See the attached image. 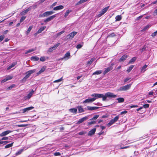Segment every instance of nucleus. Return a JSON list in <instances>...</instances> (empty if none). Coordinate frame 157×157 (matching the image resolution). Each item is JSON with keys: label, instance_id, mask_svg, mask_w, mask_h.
I'll return each instance as SVG.
<instances>
[{"label": "nucleus", "instance_id": "obj_25", "mask_svg": "<svg viewBox=\"0 0 157 157\" xmlns=\"http://www.w3.org/2000/svg\"><path fill=\"white\" fill-rule=\"evenodd\" d=\"M69 111L71 113L76 114L77 113V109L76 108H71L69 109Z\"/></svg>", "mask_w": 157, "mask_h": 157}, {"label": "nucleus", "instance_id": "obj_28", "mask_svg": "<svg viewBox=\"0 0 157 157\" xmlns=\"http://www.w3.org/2000/svg\"><path fill=\"white\" fill-rule=\"evenodd\" d=\"M102 71L101 70L97 71L95 72H94L93 73L92 75H99V74H101L102 73Z\"/></svg>", "mask_w": 157, "mask_h": 157}, {"label": "nucleus", "instance_id": "obj_3", "mask_svg": "<svg viewBox=\"0 0 157 157\" xmlns=\"http://www.w3.org/2000/svg\"><path fill=\"white\" fill-rule=\"evenodd\" d=\"M92 97H95L96 99L98 98H102V100L105 101L106 100V97L105 95L102 94L94 93L91 95Z\"/></svg>", "mask_w": 157, "mask_h": 157}, {"label": "nucleus", "instance_id": "obj_34", "mask_svg": "<svg viewBox=\"0 0 157 157\" xmlns=\"http://www.w3.org/2000/svg\"><path fill=\"white\" fill-rule=\"evenodd\" d=\"M119 118V115H118L116 116L114 118L112 119V120L113 121V122L115 123V122L117 121L118 120Z\"/></svg>", "mask_w": 157, "mask_h": 157}, {"label": "nucleus", "instance_id": "obj_38", "mask_svg": "<svg viewBox=\"0 0 157 157\" xmlns=\"http://www.w3.org/2000/svg\"><path fill=\"white\" fill-rule=\"evenodd\" d=\"M13 77V76H9L8 75L7 76H6L5 78L6 79V80L7 81L11 79Z\"/></svg>", "mask_w": 157, "mask_h": 157}, {"label": "nucleus", "instance_id": "obj_17", "mask_svg": "<svg viewBox=\"0 0 157 157\" xmlns=\"http://www.w3.org/2000/svg\"><path fill=\"white\" fill-rule=\"evenodd\" d=\"M34 107L33 106H30L29 107H27L25 109H23V112L22 113H25V112L28 111H29L30 110H31V109H34Z\"/></svg>", "mask_w": 157, "mask_h": 157}, {"label": "nucleus", "instance_id": "obj_15", "mask_svg": "<svg viewBox=\"0 0 157 157\" xmlns=\"http://www.w3.org/2000/svg\"><path fill=\"white\" fill-rule=\"evenodd\" d=\"M96 130V128L92 129L89 132L88 135V136H91L94 135L95 133Z\"/></svg>", "mask_w": 157, "mask_h": 157}, {"label": "nucleus", "instance_id": "obj_58", "mask_svg": "<svg viewBox=\"0 0 157 157\" xmlns=\"http://www.w3.org/2000/svg\"><path fill=\"white\" fill-rule=\"evenodd\" d=\"M131 78H126L125 79H124V83H125V82H126L128 80H130Z\"/></svg>", "mask_w": 157, "mask_h": 157}, {"label": "nucleus", "instance_id": "obj_23", "mask_svg": "<svg viewBox=\"0 0 157 157\" xmlns=\"http://www.w3.org/2000/svg\"><path fill=\"white\" fill-rule=\"evenodd\" d=\"M17 64V62H16L13 63L10 65L7 68V70H9L12 67H14Z\"/></svg>", "mask_w": 157, "mask_h": 157}, {"label": "nucleus", "instance_id": "obj_7", "mask_svg": "<svg viewBox=\"0 0 157 157\" xmlns=\"http://www.w3.org/2000/svg\"><path fill=\"white\" fill-rule=\"evenodd\" d=\"M77 32L75 31L72 32L70 33L67 36V39H72L77 34Z\"/></svg>", "mask_w": 157, "mask_h": 157}, {"label": "nucleus", "instance_id": "obj_39", "mask_svg": "<svg viewBox=\"0 0 157 157\" xmlns=\"http://www.w3.org/2000/svg\"><path fill=\"white\" fill-rule=\"evenodd\" d=\"M33 28V26H30L28 29L27 31H26L27 34L28 33H30L31 30Z\"/></svg>", "mask_w": 157, "mask_h": 157}, {"label": "nucleus", "instance_id": "obj_48", "mask_svg": "<svg viewBox=\"0 0 157 157\" xmlns=\"http://www.w3.org/2000/svg\"><path fill=\"white\" fill-rule=\"evenodd\" d=\"M26 17L25 16H22L20 21V23L22 22L26 18Z\"/></svg>", "mask_w": 157, "mask_h": 157}, {"label": "nucleus", "instance_id": "obj_12", "mask_svg": "<svg viewBox=\"0 0 157 157\" xmlns=\"http://www.w3.org/2000/svg\"><path fill=\"white\" fill-rule=\"evenodd\" d=\"M88 119V117H83V118L80 119L77 122V124H80L82 122H83L84 121H86V120H87Z\"/></svg>", "mask_w": 157, "mask_h": 157}, {"label": "nucleus", "instance_id": "obj_60", "mask_svg": "<svg viewBox=\"0 0 157 157\" xmlns=\"http://www.w3.org/2000/svg\"><path fill=\"white\" fill-rule=\"evenodd\" d=\"M28 12V11L26 9L25 10L23 11H22V14H25L27 13Z\"/></svg>", "mask_w": 157, "mask_h": 157}, {"label": "nucleus", "instance_id": "obj_63", "mask_svg": "<svg viewBox=\"0 0 157 157\" xmlns=\"http://www.w3.org/2000/svg\"><path fill=\"white\" fill-rule=\"evenodd\" d=\"M8 139V137H4L2 139V140H6Z\"/></svg>", "mask_w": 157, "mask_h": 157}, {"label": "nucleus", "instance_id": "obj_6", "mask_svg": "<svg viewBox=\"0 0 157 157\" xmlns=\"http://www.w3.org/2000/svg\"><path fill=\"white\" fill-rule=\"evenodd\" d=\"M59 43H58L55 44L54 46L48 49V52H52L53 51V50H55L59 46Z\"/></svg>", "mask_w": 157, "mask_h": 157}, {"label": "nucleus", "instance_id": "obj_44", "mask_svg": "<svg viewBox=\"0 0 157 157\" xmlns=\"http://www.w3.org/2000/svg\"><path fill=\"white\" fill-rule=\"evenodd\" d=\"M157 35V30L154 33H153L151 36H152L153 37H155V36H156Z\"/></svg>", "mask_w": 157, "mask_h": 157}, {"label": "nucleus", "instance_id": "obj_49", "mask_svg": "<svg viewBox=\"0 0 157 157\" xmlns=\"http://www.w3.org/2000/svg\"><path fill=\"white\" fill-rule=\"evenodd\" d=\"M35 50V49H29V50H28L26 53L25 54H27L28 53H29L30 52H31Z\"/></svg>", "mask_w": 157, "mask_h": 157}, {"label": "nucleus", "instance_id": "obj_26", "mask_svg": "<svg viewBox=\"0 0 157 157\" xmlns=\"http://www.w3.org/2000/svg\"><path fill=\"white\" fill-rule=\"evenodd\" d=\"M72 10H71L68 9L67 10L65 13L64 17L65 18L71 12H72Z\"/></svg>", "mask_w": 157, "mask_h": 157}, {"label": "nucleus", "instance_id": "obj_19", "mask_svg": "<svg viewBox=\"0 0 157 157\" xmlns=\"http://www.w3.org/2000/svg\"><path fill=\"white\" fill-rule=\"evenodd\" d=\"M64 8V6L62 5H60L59 6L55 7L53 8L54 10H61Z\"/></svg>", "mask_w": 157, "mask_h": 157}, {"label": "nucleus", "instance_id": "obj_22", "mask_svg": "<svg viewBox=\"0 0 157 157\" xmlns=\"http://www.w3.org/2000/svg\"><path fill=\"white\" fill-rule=\"evenodd\" d=\"M122 17L121 15H118L115 17V21H119L121 20Z\"/></svg>", "mask_w": 157, "mask_h": 157}, {"label": "nucleus", "instance_id": "obj_33", "mask_svg": "<svg viewBox=\"0 0 157 157\" xmlns=\"http://www.w3.org/2000/svg\"><path fill=\"white\" fill-rule=\"evenodd\" d=\"M117 100L119 103L123 102L124 101V99L123 98H118Z\"/></svg>", "mask_w": 157, "mask_h": 157}, {"label": "nucleus", "instance_id": "obj_45", "mask_svg": "<svg viewBox=\"0 0 157 157\" xmlns=\"http://www.w3.org/2000/svg\"><path fill=\"white\" fill-rule=\"evenodd\" d=\"M96 121H91L89 122L88 123V125H90L92 124H94L96 123Z\"/></svg>", "mask_w": 157, "mask_h": 157}, {"label": "nucleus", "instance_id": "obj_20", "mask_svg": "<svg viewBox=\"0 0 157 157\" xmlns=\"http://www.w3.org/2000/svg\"><path fill=\"white\" fill-rule=\"evenodd\" d=\"M46 68V67L45 66H44L37 73V75H39V74H40L43 72L44 71Z\"/></svg>", "mask_w": 157, "mask_h": 157}, {"label": "nucleus", "instance_id": "obj_41", "mask_svg": "<svg viewBox=\"0 0 157 157\" xmlns=\"http://www.w3.org/2000/svg\"><path fill=\"white\" fill-rule=\"evenodd\" d=\"M151 26V25H147L144 27V28L142 30L143 31H145L147 29H148Z\"/></svg>", "mask_w": 157, "mask_h": 157}, {"label": "nucleus", "instance_id": "obj_27", "mask_svg": "<svg viewBox=\"0 0 157 157\" xmlns=\"http://www.w3.org/2000/svg\"><path fill=\"white\" fill-rule=\"evenodd\" d=\"M31 59L34 61H37L39 60V58L37 56H33L31 57Z\"/></svg>", "mask_w": 157, "mask_h": 157}, {"label": "nucleus", "instance_id": "obj_8", "mask_svg": "<svg viewBox=\"0 0 157 157\" xmlns=\"http://www.w3.org/2000/svg\"><path fill=\"white\" fill-rule=\"evenodd\" d=\"M34 91L32 90L31 92H30L26 96L24 97V99L25 100L29 99L31 97L33 94Z\"/></svg>", "mask_w": 157, "mask_h": 157}, {"label": "nucleus", "instance_id": "obj_40", "mask_svg": "<svg viewBox=\"0 0 157 157\" xmlns=\"http://www.w3.org/2000/svg\"><path fill=\"white\" fill-rule=\"evenodd\" d=\"M85 2L84 0H80L75 5L76 6L82 3Z\"/></svg>", "mask_w": 157, "mask_h": 157}, {"label": "nucleus", "instance_id": "obj_52", "mask_svg": "<svg viewBox=\"0 0 157 157\" xmlns=\"http://www.w3.org/2000/svg\"><path fill=\"white\" fill-rule=\"evenodd\" d=\"M143 106L144 108H147L149 107V105L148 104H145L143 105Z\"/></svg>", "mask_w": 157, "mask_h": 157}, {"label": "nucleus", "instance_id": "obj_59", "mask_svg": "<svg viewBox=\"0 0 157 157\" xmlns=\"http://www.w3.org/2000/svg\"><path fill=\"white\" fill-rule=\"evenodd\" d=\"M61 154L59 152H56L54 154V155L55 156L60 155Z\"/></svg>", "mask_w": 157, "mask_h": 157}, {"label": "nucleus", "instance_id": "obj_14", "mask_svg": "<svg viewBox=\"0 0 157 157\" xmlns=\"http://www.w3.org/2000/svg\"><path fill=\"white\" fill-rule=\"evenodd\" d=\"M46 28V26H43L41 27L39 29H38V31L36 33L35 35L36 36L38 34L41 33L43 31H44L45 29Z\"/></svg>", "mask_w": 157, "mask_h": 157}, {"label": "nucleus", "instance_id": "obj_51", "mask_svg": "<svg viewBox=\"0 0 157 157\" xmlns=\"http://www.w3.org/2000/svg\"><path fill=\"white\" fill-rule=\"evenodd\" d=\"M86 133V132L85 131H82L80 132H79L78 133V135H84Z\"/></svg>", "mask_w": 157, "mask_h": 157}, {"label": "nucleus", "instance_id": "obj_55", "mask_svg": "<svg viewBox=\"0 0 157 157\" xmlns=\"http://www.w3.org/2000/svg\"><path fill=\"white\" fill-rule=\"evenodd\" d=\"M65 32V31H61V32L58 33L57 34V36H60L62 34H63V33Z\"/></svg>", "mask_w": 157, "mask_h": 157}, {"label": "nucleus", "instance_id": "obj_1", "mask_svg": "<svg viewBox=\"0 0 157 157\" xmlns=\"http://www.w3.org/2000/svg\"><path fill=\"white\" fill-rule=\"evenodd\" d=\"M132 83L131 84H128L124 86L120 87L119 89L117 90V91H124L128 90L130 88Z\"/></svg>", "mask_w": 157, "mask_h": 157}, {"label": "nucleus", "instance_id": "obj_11", "mask_svg": "<svg viewBox=\"0 0 157 157\" xmlns=\"http://www.w3.org/2000/svg\"><path fill=\"white\" fill-rule=\"evenodd\" d=\"M56 17V15H54L51 16L44 20V21L45 22H49L53 19Z\"/></svg>", "mask_w": 157, "mask_h": 157}, {"label": "nucleus", "instance_id": "obj_32", "mask_svg": "<svg viewBox=\"0 0 157 157\" xmlns=\"http://www.w3.org/2000/svg\"><path fill=\"white\" fill-rule=\"evenodd\" d=\"M136 58L135 57H133L129 61L128 63L129 64L133 62H134L136 60Z\"/></svg>", "mask_w": 157, "mask_h": 157}, {"label": "nucleus", "instance_id": "obj_9", "mask_svg": "<svg viewBox=\"0 0 157 157\" xmlns=\"http://www.w3.org/2000/svg\"><path fill=\"white\" fill-rule=\"evenodd\" d=\"M113 68V67L112 66H109V67L105 68L104 69L105 71L103 72L104 75H105L107 73L112 70Z\"/></svg>", "mask_w": 157, "mask_h": 157}, {"label": "nucleus", "instance_id": "obj_30", "mask_svg": "<svg viewBox=\"0 0 157 157\" xmlns=\"http://www.w3.org/2000/svg\"><path fill=\"white\" fill-rule=\"evenodd\" d=\"M147 67V66L144 65L141 68V71L144 72L146 71V68Z\"/></svg>", "mask_w": 157, "mask_h": 157}, {"label": "nucleus", "instance_id": "obj_5", "mask_svg": "<svg viewBox=\"0 0 157 157\" xmlns=\"http://www.w3.org/2000/svg\"><path fill=\"white\" fill-rule=\"evenodd\" d=\"M105 97L106 99L107 97L110 98H115L117 97V96L113 93L110 92H108L105 94Z\"/></svg>", "mask_w": 157, "mask_h": 157}, {"label": "nucleus", "instance_id": "obj_36", "mask_svg": "<svg viewBox=\"0 0 157 157\" xmlns=\"http://www.w3.org/2000/svg\"><path fill=\"white\" fill-rule=\"evenodd\" d=\"M134 67V65H131L128 68L127 70V71L128 72V73H129L130 72V71L132 70L133 67Z\"/></svg>", "mask_w": 157, "mask_h": 157}, {"label": "nucleus", "instance_id": "obj_24", "mask_svg": "<svg viewBox=\"0 0 157 157\" xmlns=\"http://www.w3.org/2000/svg\"><path fill=\"white\" fill-rule=\"evenodd\" d=\"M95 59L94 57L92 58L90 60L87 62V65H90L92 63L93 61L95 60Z\"/></svg>", "mask_w": 157, "mask_h": 157}, {"label": "nucleus", "instance_id": "obj_42", "mask_svg": "<svg viewBox=\"0 0 157 157\" xmlns=\"http://www.w3.org/2000/svg\"><path fill=\"white\" fill-rule=\"evenodd\" d=\"M114 123V122H113V121L111 119L110 122L107 124V126L108 127H109Z\"/></svg>", "mask_w": 157, "mask_h": 157}, {"label": "nucleus", "instance_id": "obj_2", "mask_svg": "<svg viewBox=\"0 0 157 157\" xmlns=\"http://www.w3.org/2000/svg\"><path fill=\"white\" fill-rule=\"evenodd\" d=\"M36 71L35 69H33L27 71L26 73V75L23 78L22 80L25 81L27 78H28L30 77L31 74L35 72Z\"/></svg>", "mask_w": 157, "mask_h": 157}, {"label": "nucleus", "instance_id": "obj_47", "mask_svg": "<svg viewBox=\"0 0 157 157\" xmlns=\"http://www.w3.org/2000/svg\"><path fill=\"white\" fill-rule=\"evenodd\" d=\"M28 124H18L16 126H17L18 127H24L28 126Z\"/></svg>", "mask_w": 157, "mask_h": 157}, {"label": "nucleus", "instance_id": "obj_37", "mask_svg": "<svg viewBox=\"0 0 157 157\" xmlns=\"http://www.w3.org/2000/svg\"><path fill=\"white\" fill-rule=\"evenodd\" d=\"M23 151H24V149H20V150H19V151H18L16 153L15 155H20V154H21L22 153V152Z\"/></svg>", "mask_w": 157, "mask_h": 157}, {"label": "nucleus", "instance_id": "obj_54", "mask_svg": "<svg viewBox=\"0 0 157 157\" xmlns=\"http://www.w3.org/2000/svg\"><path fill=\"white\" fill-rule=\"evenodd\" d=\"M62 80V78H60L58 80L54 81V82H60Z\"/></svg>", "mask_w": 157, "mask_h": 157}, {"label": "nucleus", "instance_id": "obj_64", "mask_svg": "<svg viewBox=\"0 0 157 157\" xmlns=\"http://www.w3.org/2000/svg\"><path fill=\"white\" fill-rule=\"evenodd\" d=\"M154 93L153 91L152 90L148 94L149 95H152Z\"/></svg>", "mask_w": 157, "mask_h": 157}, {"label": "nucleus", "instance_id": "obj_18", "mask_svg": "<svg viewBox=\"0 0 157 157\" xmlns=\"http://www.w3.org/2000/svg\"><path fill=\"white\" fill-rule=\"evenodd\" d=\"M128 56L126 54H125L122 57L119 59L120 62H122L124 61L128 57Z\"/></svg>", "mask_w": 157, "mask_h": 157}, {"label": "nucleus", "instance_id": "obj_61", "mask_svg": "<svg viewBox=\"0 0 157 157\" xmlns=\"http://www.w3.org/2000/svg\"><path fill=\"white\" fill-rule=\"evenodd\" d=\"M127 113V111H126V110H125V111H122L121 112L120 114L121 115H122V114H126V113Z\"/></svg>", "mask_w": 157, "mask_h": 157}, {"label": "nucleus", "instance_id": "obj_43", "mask_svg": "<svg viewBox=\"0 0 157 157\" xmlns=\"http://www.w3.org/2000/svg\"><path fill=\"white\" fill-rule=\"evenodd\" d=\"M15 86V84H12V85L9 86L7 88V90H9L10 89H11L14 87Z\"/></svg>", "mask_w": 157, "mask_h": 157}, {"label": "nucleus", "instance_id": "obj_10", "mask_svg": "<svg viewBox=\"0 0 157 157\" xmlns=\"http://www.w3.org/2000/svg\"><path fill=\"white\" fill-rule=\"evenodd\" d=\"M54 12L53 11H46L42 15V17H45L51 15L53 14Z\"/></svg>", "mask_w": 157, "mask_h": 157}, {"label": "nucleus", "instance_id": "obj_16", "mask_svg": "<svg viewBox=\"0 0 157 157\" xmlns=\"http://www.w3.org/2000/svg\"><path fill=\"white\" fill-rule=\"evenodd\" d=\"M12 132V131L10 130H7L3 132L0 134V136H5L9 134L10 133Z\"/></svg>", "mask_w": 157, "mask_h": 157}, {"label": "nucleus", "instance_id": "obj_56", "mask_svg": "<svg viewBox=\"0 0 157 157\" xmlns=\"http://www.w3.org/2000/svg\"><path fill=\"white\" fill-rule=\"evenodd\" d=\"M82 45L81 44H78L76 46V48L77 49H80L82 48Z\"/></svg>", "mask_w": 157, "mask_h": 157}, {"label": "nucleus", "instance_id": "obj_13", "mask_svg": "<svg viewBox=\"0 0 157 157\" xmlns=\"http://www.w3.org/2000/svg\"><path fill=\"white\" fill-rule=\"evenodd\" d=\"M96 99V98H88L85 100L83 102L84 103H89L93 102Z\"/></svg>", "mask_w": 157, "mask_h": 157}, {"label": "nucleus", "instance_id": "obj_31", "mask_svg": "<svg viewBox=\"0 0 157 157\" xmlns=\"http://www.w3.org/2000/svg\"><path fill=\"white\" fill-rule=\"evenodd\" d=\"M78 108L79 113H81L84 112V109L81 106L78 107Z\"/></svg>", "mask_w": 157, "mask_h": 157}, {"label": "nucleus", "instance_id": "obj_29", "mask_svg": "<svg viewBox=\"0 0 157 157\" xmlns=\"http://www.w3.org/2000/svg\"><path fill=\"white\" fill-rule=\"evenodd\" d=\"M70 56V53L69 52H68L65 54L63 58H67V59H68L69 58Z\"/></svg>", "mask_w": 157, "mask_h": 157}, {"label": "nucleus", "instance_id": "obj_50", "mask_svg": "<svg viewBox=\"0 0 157 157\" xmlns=\"http://www.w3.org/2000/svg\"><path fill=\"white\" fill-rule=\"evenodd\" d=\"M5 38V36L4 35H2L0 36V42L2 41Z\"/></svg>", "mask_w": 157, "mask_h": 157}, {"label": "nucleus", "instance_id": "obj_46", "mask_svg": "<svg viewBox=\"0 0 157 157\" xmlns=\"http://www.w3.org/2000/svg\"><path fill=\"white\" fill-rule=\"evenodd\" d=\"M99 117V115H96L94 116V117H93L92 118L90 119V120H96Z\"/></svg>", "mask_w": 157, "mask_h": 157}, {"label": "nucleus", "instance_id": "obj_57", "mask_svg": "<svg viewBox=\"0 0 157 157\" xmlns=\"http://www.w3.org/2000/svg\"><path fill=\"white\" fill-rule=\"evenodd\" d=\"M116 36L115 34L113 33H111V34H110L109 35V36L111 37H114V36Z\"/></svg>", "mask_w": 157, "mask_h": 157}, {"label": "nucleus", "instance_id": "obj_4", "mask_svg": "<svg viewBox=\"0 0 157 157\" xmlns=\"http://www.w3.org/2000/svg\"><path fill=\"white\" fill-rule=\"evenodd\" d=\"M109 7V6H107L99 12V13L98 15V17H99L103 15L108 10Z\"/></svg>", "mask_w": 157, "mask_h": 157}, {"label": "nucleus", "instance_id": "obj_35", "mask_svg": "<svg viewBox=\"0 0 157 157\" xmlns=\"http://www.w3.org/2000/svg\"><path fill=\"white\" fill-rule=\"evenodd\" d=\"M13 142H12L11 144H10L6 145L5 146V148H7L10 147H12L13 146Z\"/></svg>", "mask_w": 157, "mask_h": 157}, {"label": "nucleus", "instance_id": "obj_53", "mask_svg": "<svg viewBox=\"0 0 157 157\" xmlns=\"http://www.w3.org/2000/svg\"><path fill=\"white\" fill-rule=\"evenodd\" d=\"M46 60L44 57H42L40 58V60L42 62Z\"/></svg>", "mask_w": 157, "mask_h": 157}, {"label": "nucleus", "instance_id": "obj_62", "mask_svg": "<svg viewBox=\"0 0 157 157\" xmlns=\"http://www.w3.org/2000/svg\"><path fill=\"white\" fill-rule=\"evenodd\" d=\"M129 147H130V146H128L124 147H121L120 149H126V148H128Z\"/></svg>", "mask_w": 157, "mask_h": 157}, {"label": "nucleus", "instance_id": "obj_21", "mask_svg": "<svg viewBox=\"0 0 157 157\" xmlns=\"http://www.w3.org/2000/svg\"><path fill=\"white\" fill-rule=\"evenodd\" d=\"M87 109L88 110H95L98 109L99 108V107H92V106H87Z\"/></svg>", "mask_w": 157, "mask_h": 157}]
</instances>
